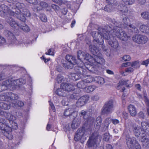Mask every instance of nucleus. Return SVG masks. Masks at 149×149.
<instances>
[{"label": "nucleus", "mask_w": 149, "mask_h": 149, "mask_svg": "<svg viewBox=\"0 0 149 149\" xmlns=\"http://www.w3.org/2000/svg\"><path fill=\"white\" fill-rule=\"evenodd\" d=\"M92 35L93 38V42H96L99 45H102V49L105 52H107V49L106 47L103 45L104 38L107 40L108 44L111 47L116 48L118 46L117 41L114 40L113 36L109 34L104 28L99 27L98 32L93 31L92 32Z\"/></svg>", "instance_id": "1"}, {"label": "nucleus", "mask_w": 149, "mask_h": 149, "mask_svg": "<svg viewBox=\"0 0 149 149\" xmlns=\"http://www.w3.org/2000/svg\"><path fill=\"white\" fill-rule=\"evenodd\" d=\"M77 87L80 88L84 89L85 88L87 85L86 84L84 80L79 81L77 84Z\"/></svg>", "instance_id": "38"}, {"label": "nucleus", "mask_w": 149, "mask_h": 149, "mask_svg": "<svg viewBox=\"0 0 149 149\" xmlns=\"http://www.w3.org/2000/svg\"><path fill=\"white\" fill-rule=\"evenodd\" d=\"M108 3L104 8V10L107 12H110L116 10L117 6V3L116 0H106Z\"/></svg>", "instance_id": "13"}, {"label": "nucleus", "mask_w": 149, "mask_h": 149, "mask_svg": "<svg viewBox=\"0 0 149 149\" xmlns=\"http://www.w3.org/2000/svg\"><path fill=\"white\" fill-rule=\"evenodd\" d=\"M52 1L53 2L59 5H62L64 3V2L62 0H52Z\"/></svg>", "instance_id": "51"}, {"label": "nucleus", "mask_w": 149, "mask_h": 149, "mask_svg": "<svg viewBox=\"0 0 149 149\" xmlns=\"http://www.w3.org/2000/svg\"><path fill=\"white\" fill-rule=\"evenodd\" d=\"M22 13L23 15H22L24 16H25L27 17H30L31 16V14L29 11V10L25 8L22 10V11L21 12V14Z\"/></svg>", "instance_id": "37"}, {"label": "nucleus", "mask_w": 149, "mask_h": 149, "mask_svg": "<svg viewBox=\"0 0 149 149\" xmlns=\"http://www.w3.org/2000/svg\"><path fill=\"white\" fill-rule=\"evenodd\" d=\"M111 118H107L105 120L104 125H102V128L103 131H105L108 130V127L111 122Z\"/></svg>", "instance_id": "30"}, {"label": "nucleus", "mask_w": 149, "mask_h": 149, "mask_svg": "<svg viewBox=\"0 0 149 149\" xmlns=\"http://www.w3.org/2000/svg\"><path fill=\"white\" fill-rule=\"evenodd\" d=\"M56 93L58 95L61 96L65 97L68 95V92H66L64 89L62 88L61 85L60 88L58 89L56 92Z\"/></svg>", "instance_id": "25"}, {"label": "nucleus", "mask_w": 149, "mask_h": 149, "mask_svg": "<svg viewBox=\"0 0 149 149\" xmlns=\"http://www.w3.org/2000/svg\"><path fill=\"white\" fill-rule=\"evenodd\" d=\"M109 139V136L107 133H105L104 135L103 139L105 141H108Z\"/></svg>", "instance_id": "60"}, {"label": "nucleus", "mask_w": 149, "mask_h": 149, "mask_svg": "<svg viewBox=\"0 0 149 149\" xmlns=\"http://www.w3.org/2000/svg\"><path fill=\"white\" fill-rule=\"evenodd\" d=\"M104 28L108 32L109 34L113 36L114 40L113 35H116L118 38L123 41H125L128 38V36L127 33L125 31L122 30L121 28L114 26L112 28L110 26L107 25Z\"/></svg>", "instance_id": "3"}, {"label": "nucleus", "mask_w": 149, "mask_h": 149, "mask_svg": "<svg viewBox=\"0 0 149 149\" xmlns=\"http://www.w3.org/2000/svg\"><path fill=\"white\" fill-rule=\"evenodd\" d=\"M6 20V22L13 28H15L18 26V24L11 17H7Z\"/></svg>", "instance_id": "27"}, {"label": "nucleus", "mask_w": 149, "mask_h": 149, "mask_svg": "<svg viewBox=\"0 0 149 149\" xmlns=\"http://www.w3.org/2000/svg\"><path fill=\"white\" fill-rule=\"evenodd\" d=\"M77 113V111L75 110V106L72 105L71 107L66 109L64 112V115L73 118L76 117Z\"/></svg>", "instance_id": "15"}, {"label": "nucleus", "mask_w": 149, "mask_h": 149, "mask_svg": "<svg viewBox=\"0 0 149 149\" xmlns=\"http://www.w3.org/2000/svg\"><path fill=\"white\" fill-rule=\"evenodd\" d=\"M17 26L20 29L25 32H29L30 30L28 26L24 23H22L21 24H18Z\"/></svg>", "instance_id": "36"}, {"label": "nucleus", "mask_w": 149, "mask_h": 149, "mask_svg": "<svg viewBox=\"0 0 149 149\" xmlns=\"http://www.w3.org/2000/svg\"><path fill=\"white\" fill-rule=\"evenodd\" d=\"M7 13L6 11L0 10V16L4 17L7 14Z\"/></svg>", "instance_id": "63"}, {"label": "nucleus", "mask_w": 149, "mask_h": 149, "mask_svg": "<svg viewBox=\"0 0 149 149\" xmlns=\"http://www.w3.org/2000/svg\"><path fill=\"white\" fill-rule=\"evenodd\" d=\"M122 1H124V3L126 5H130L134 3V0H124Z\"/></svg>", "instance_id": "47"}, {"label": "nucleus", "mask_w": 149, "mask_h": 149, "mask_svg": "<svg viewBox=\"0 0 149 149\" xmlns=\"http://www.w3.org/2000/svg\"><path fill=\"white\" fill-rule=\"evenodd\" d=\"M10 126L9 127L11 128V130H12V129L14 130L17 129V123L13 121H10Z\"/></svg>", "instance_id": "42"}, {"label": "nucleus", "mask_w": 149, "mask_h": 149, "mask_svg": "<svg viewBox=\"0 0 149 149\" xmlns=\"http://www.w3.org/2000/svg\"><path fill=\"white\" fill-rule=\"evenodd\" d=\"M95 66L91 65H87L86 68L88 70L93 73L99 74L100 73L103 72L104 71L105 67L103 64L104 63H101L99 64L98 63L96 65L93 63H90Z\"/></svg>", "instance_id": "8"}, {"label": "nucleus", "mask_w": 149, "mask_h": 149, "mask_svg": "<svg viewBox=\"0 0 149 149\" xmlns=\"http://www.w3.org/2000/svg\"><path fill=\"white\" fill-rule=\"evenodd\" d=\"M93 78L91 76L87 77V78L84 80L85 83H87L92 82L93 81Z\"/></svg>", "instance_id": "45"}, {"label": "nucleus", "mask_w": 149, "mask_h": 149, "mask_svg": "<svg viewBox=\"0 0 149 149\" xmlns=\"http://www.w3.org/2000/svg\"><path fill=\"white\" fill-rule=\"evenodd\" d=\"M131 58L130 56L128 55H125L123 57V59L125 61H129L130 60Z\"/></svg>", "instance_id": "58"}, {"label": "nucleus", "mask_w": 149, "mask_h": 149, "mask_svg": "<svg viewBox=\"0 0 149 149\" xmlns=\"http://www.w3.org/2000/svg\"><path fill=\"white\" fill-rule=\"evenodd\" d=\"M125 5L124 1H121L120 5L117 6L116 9H117L122 13H126L128 11V9Z\"/></svg>", "instance_id": "20"}, {"label": "nucleus", "mask_w": 149, "mask_h": 149, "mask_svg": "<svg viewBox=\"0 0 149 149\" xmlns=\"http://www.w3.org/2000/svg\"><path fill=\"white\" fill-rule=\"evenodd\" d=\"M0 8L2 10L6 11L10 15V13L12 12V6H10V7H8L6 5L2 4L0 5Z\"/></svg>", "instance_id": "34"}, {"label": "nucleus", "mask_w": 149, "mask_h": 149, "mask_svg": "<svg viewBox=\"0 0 149 149\" xmlns=\"http://www.w3.org/2000/svg\"><path fill=\"white\" fill-rule=\"evenodd\" d=\"M138 62L136 61L134 62H132V63H131V65L132 67L134 68H136L137 65L138 64Z\"/></svg>", "instance_id": "62"}, {"label": "nucleus", "mask_w": 149, "mask_h": 149, "mask_svg": "<svg viewBox=\"0 0 149 149\" xmlns=\"http://www.w3.org/2000/svg\"><path fill=\"white\" fill-rule=\"evenodd\" d=\"M101 136L97 132L93 133L89 137L87 142V145L88 147H94L97 144H99L101 141Z\"/></svg>", "instance_id": "6"}, {"label": "nucleus", "mask_w": 149, "mask_h": 149, "mask_svg": "<svg viewBox=\"0 0 149 149\" xmlns=\"http://www.w3.org/2000/svg\"><path fill=\"white\" fill-rule=\"evenodd\" d=\"M139 141L142 143L143 146L149 143V139L147 137L146 134L143 132L141 135Z\"/></svg>", "instance_id": "29"}, {"label": "nucleus", "mask_w": 149, "mask_h": 149, "mask_svg": "<svg viewBox=\"0 0 149 149\" xmlns=\"http://www.w3.org/2000/svg\"><path fill=\"white\" fill-rule=\"evenodd\" d=\"M94 120L95 119L93 117H89L88 120V123L89 125L91 124L94 122Z\"/></svg>", "instance_id": "54"}, {"label": "nucleus", "mask_w": 149, "mask_h": 149, "mask_svg": "<svg viewBox=\"0 0 149 149\" xmlns=\"http://www.w3.org/2000/svg\"><path fill=\"white\" fill-rule=\"evenodd\" d=\"M40 19L41 21L44 22H46L47 20L46 17L44 15H41L40 16Z\"/></svg>", "instance_id": "59"}, {"label": "nucleus", "mask_w": 149, "mask_h": 149, "mask_svg": "<svg viewBox=\"0 0 149 149\" xmlns=\"http://www.w3.org/2000/svg\"><path fill=\"white\" fill-rule=\"evenodd\" d=\"M95 88V87L94 86H89L85 87V90L87 92L89 93L93 91Z\"/></svg>", "instance_id": "41"}, {"label": "nucleus", "mask_w": 149, "mask_h": 149, "mask_svg": "<svg viewBox=\"0 0 149 149\" xmlns=\"http://www.w3.org/2000/svg\"><path fill=\"white\" fill-rule=\"evenodd\" d=\"M127 144L129 148H131L134 146V144L137 140L135 137L127 138L126 139Z\"/></svg>", "instance_id": "23"}, {"label": "nucleus", "mask_w": 149, "mask_h": 149, "mask_svg": "<svg viewBox=\"0 0 149 149\" xmlns=\"http://www.w3.org/2000/svg\"><path fill=\"white\" fill-rule=\"evenodd\" d=\"M128 81V80H127V81H125L123 80H121L118 83V88L123 85L126 84Z\"/></svg>", "instance_id": "53"}, {"label": "nucleus", "mask_w": 149, "mask_h": 149, "mask_svg": "<svg viewBox=\"0 0 149 149\" xmlns=\"http://www.w3.org/2000/svg\"><path fill=\"white\" fill-rule=\"evenodd\" d=\"M0 100L8 101L7 93H4L3 95H0Z\"/></svg>", "instance_id": "43"}, {"label": "nucleus", "mask_w": 149, "mask_h": 149, "mask_svg": "<svg viewBox=\"0 0 149 149\" xmlns=\"http://www.w3.org/2000/svg\"><path fill=\"white\" fill-rule=\"evenodd\" d=\"M102 123L101 118L100 116L98 117L96 119L94 127L97 130H99L101 127Z\"/></svg>", "instance_id": "33"}, {"label": "nucleus", "mask_w": 149, "mask_h": 149, "mask_svg": "<svg viewBox=\"0 0 149 149\" xmlns=\"http://www.w3.org/2000/svg\"><path fill=\"white\" fill-rule=\"evenodd\" d=\"M26 1L30 4H31L34 5L36 6L38 5V1L37 0H25Z\"/></svg>", "instance_id": "49"}, {"label": "nucleus", "mask_w": 149, "mask_h": 149, "mask_svg": "<svg viewBox=\"0 0 149 149\" xmlns=\"http://www.w3.org/2000/svg\"><path fill=\"white\" fill-rule=\"evenodd\" d=\"M74 120L72 122L71 124V127L73 129L77 128L79 125L81 123V120L79 118H76L75 117H73Z\"/></svg>", "instance_id": "26"}, {"label": "nucleus", "mask_w": 149, "mask_h": 149, "mask_svg": "<svg viewBox=\"0 0 149 149\" xmlns=\"http://www.w3.org/2000/svg\"><path fill=\"white\" fill-rule=\"evenodd\" d=\"M133 41L138 44H144L148 40V38L144 35L137 34L134 36L132 38Z\"/></svg>", "instance_id": "14"}, {"label": "nucleus", "mask_w": 149, "mask_h": 149, "mask_svg": "<svg viewBox=\"0 0 149 149\" xmlns=\"http://www.w3.org/2000/svg\"><path fill=\"white\" fill-rule=\"evenodd\" d=\"M15 104V105H15H17L18 107H22L24 105V103L23 102L20 101H18L15 104Z\"/></svg>", "instance_id": "57"}, {"label": "nucleus", "mask_w": 149, "mask_h": 149, "mask_svg": "<svg viewBox=\"0 0 149 149\" xmlns=\"http://www.w3.org/2000/svg\"><path fill=\"white\" fill-rule=\"evenodd\" d=\"M6 118L10 121L15 120L16 119V117L12 115L9 113H8V114Z\"/></svg>", "instance_id": "40"}, {"label": "nucleus", "mask_w": 149, "mask_h": 149, "mask_svg": "<svg viewBox=\"0 0 149 149\" xmlns=\"http://www.w3.org/2000/svg\"><path fill=\"white\" fill-rule=\"evenodd\" d=\"M8 101H10L17 100L18 96L17 94H15L11 92H7Z\"/></svg>", "instance_id": "24"}, {"label": "nucleus", "mask_w": 149, "mask_h": 149, "mask_svg": "<svg viewBox=\"0 0 149 149\" xmlns=\"http://www.w3.org/2000/svg\"><path fill=\"white\" fill-rule=\"evenodd\" d=\"M4 34L8 38L9 41L11 42V43H15L16 40L13 33L8 30H6L4 32Z\"/></svg>", "instance_id": "19"}, {"label": "nucleus", "mask_w": 149, "mask_h": 149, "mask_svg": "<svg viewBox=\"0 0 149 149\" xmlns=\"http://www.w3.org/2000/svg\"><path fill=\"white\" fill-rule=\"evenodd\" d=\"M140 31L143 33L149 35V25L143 24L140 26Z\"/></svg>", "instance_id": "28"}, {"label": "nucleus", "mask_w": 149, "mask_h": 149, "mask_svg": "<svg viewBox=\"0 0 149 149\" xmlns=\"http://www.w3.org/2000/svg\"><path fill=\"white\" fill-rule=\"evenodd\" d=\"M46 54L48 55H54V49L52 48H50L47 52L46 53Z\"/></svg>", "instance_id": "55"}, {"label": "nucleus", "mask_w": 149, "mask_h": 149, "mask_svg": "<svg viewBox=\"0 0 149 149\" xmlns=\"http://www.w3.org/2000/svg\"><path fill=\"white\" fill-rule=\"evenodd\" d=\"M63 78L62 76L60 74H58L57 77V81L58 83H60L63 81Z\"/></svg>", "instance_id": "50"}, {"label": "nucleus", "mask_w": 149, "mask_h": 149, "mask_svg": "<svg viewBox=\"0 0 149 149\" xmlns=\"http://www.w3.org/2000/svg\"><path fill=\"white\" fill-rule=\"evenodd\" d=\"M111 24H113L114 26L117 27L127 29L130 32L136 33L139 32V30L135 26L130 23L131 22V21L127 17H125L123 19L122 24L116 21L115 19H111Z\"/></svg>", "instance_id": "2"}, {"label": "nucleus", "mask_w": 149, "mask_h": 149, "mask_svg": "<svg viewBox=\"0 0 149 149\" xmlns=\"http://www.w3.org/2000/svg\"><path fill=\"white\" fill-rule=\"evenodd\" d=\"M51 7L56 12L58 11L60 9V8L59 6L54 4H52L51 6Z\"/></svg>", "instance_id": "52"}, {"label": "nucleus", "mask_w": 149, "mask_h": 149, "mask_svg": "<svg viewBox=\"0 0 149 149\" xmlns=\"http://www.w3.org/2000/svg\"><path fill=\"white\" fill-rule=\"evenodd\" d=\"M0 129L3 135L8 139H10L13 138V136L11 134V128L10 127L2 122H0Z\"/></svg>", "instance_id": "11"}, {"label": "nucleus", "mask_w": 149, "mask_h": 149, "mask_svg": "<svg viewBox=\"0 0 149 149\" xmlns=\"http://www.w3.org/2000/svg\"><path fill=\"white\" fill-rule=\"evenodd\" d=\"M77 57L78 59L80 61H82L83 60H86L90 63H93L95 64H96V62H95L96 60L99 61L100 60L99 59L98 60L97 56H95V58H94L89 54H86L81 50L77 52Z\"/></svg>", "instance_id": "7"}, {"label": "nucleus", "mask_w": 149, "mask_h": 149, "mask_svg": "<svg viewBox=\"0 0 149 149\" xmlns=\"http://www.w3.org/2000/svg\"><path fill=\"white\" fill-rule=\"evenodd\" d=\"M89 50L93 54V56H91L93 58H95V56H97L98 58L97 59L100 60L99 61H95L96 62V64L95 65L97 64V63L100 64L101 63H104L105 60L102 57V55L100 53V49L98 48L97 47L93 45H91L89 46Z\"/></svg>", "instance_id": "5"}, {"label": "nucleus", "mask_w": 149, "mask_h": 149, "mask_svg": "<svg viewBox=\"0 0 149 149\" xmlns=\"http://www.w3.org/2000/svg\"><path fill=\"white\" fill-rule=\"evenodd\" d=\"M133 130L134 133L135 135L136 136L139 137V136H141V134L142 133H144V131L142 130V129L140 126H133Z\"/></svg>", "instance_id": "21"}, {"label": "nucleus", "mask_w": 149, "mask_h": 149, "mask_svg": "<svg viewBox=\"0 0 149 149\" xmlns=\"http://www.w3.org/2000/svg\"><path fill=\"white\" fill-rule=\"evenodd\" d=\"M113 102L112 100H110L105 103L101 109L102 114H109L111 113L113 110Z\"/></svg>", "instance_id": "9"}, {"label": "nucleus", "mask_w": 149, "mask_h": 149, "mask_svg": "<svg viewBox=\"0 0 149 149\" xmlns=\"http://www.w3.org/2000/svg\"><path fill=\"white\" fill-rule=\"evenodd\" d=\"M48 6V4L46 2L41 1H40L39 4H38L37 6H36L37 11L41 10L43 8H46Z\"/></svg>", "instance_id": "31"}, {"label": "nucleus", "mask_w": 149, "mask_h": 149, "mask_svg": "<svg viewBox=\"0 0 149 149\" xmlns=\"http://www.w3.org/2000/svg\"><path fill=\"white\" fill-rule=\"evenodd\" d=\"M128 109L131 115L134 116L136 114V108L132 104H130L128 107Z\"/></svg>", "instance_id": "32"}, {"label": "nucleus", "mask_w": 149, "mask_h": 149, "mask_svg": "<svg viewBox=\"0 0 149 149\" xmlns=\"http://www.w3.org/2000/svg\"><path fill=\"white\" fill-rule=\"evenodd\" d=\"M12 79H8L3 81V84L5 86H11L12 83Z\"/></svg>", "instance_id": "46"}, {"label": "nucleus", "mask_w": 149, "mask_h": 149, "mask_svg": "<svg viewBox=\"0 0 149 149\" xmlns=\"http://www.w3.org/2000/svg\"><path fill=\"white\" fill-rule=\"evenodd\" d=\"M25 5L22 3H17L16 6L13 5L12 6V12L10 13V16L16 17L22 22H24L26 18L24 16L21 14L22 10L25 8Z\"/></svg>", "instance_id": "4"}, {"label": "nucleus", "mask_w": 149, "mask_h": 149, "mask_svg": "<svg viewBox=\"0 0 149 149\" xmlns=\"http://www.w3.org/2000/svg\"><path fill=\"white\" fill-rule=\"evenodd\" d=\"M15 105V104H13V103H10V104L8 105L3 102L0 103V108L5 110L9 109L10 106L14 107Z\"/></svg>", "instance_id": "35"}, {"label": "nucleus", "mask_w": 149, "mask_h": 149, "mask_svg": "<svg viewBox=\"0 0 149 149\" xmlns=\"http://www.w3.org/2000/svg\"><path fill=\"white\" fill-rule=\"evenodd\" d=\"M149 63V59H147V60L143 61L141 64L147 66L148 64Z\"/></svg>", "instance_id": "64"}, {"label": "nucleus", "mask_w": 149, "mask_h": 149, "mask_svg": "<svg viewBox=\"0 0 149 149\" xmlns=\"http://www.w3.org/2000/svg\"><path fill=\"white\" fill-rule=\"evenodd\" d=\"M95 80L99 84H103L104 83V79L99 76L95 77Z\"/></svg>", "instance_id": "39"}, {"label": "nucleus", "mask_w": 149, "mask_h": 149, "mask_svg": "<svg viewBox=\"0 0 149 149\" xmlns=\"http://www.w3.org/2000/svg\"><path fill=\"white\" fill-rule=\"evenodd\" d=\"M25 80L22 78L15 80L12 79L11 87H12L13 89H15L16 88L17 86H19L22 87V85L25 84Z\"/></svg>", "instance_id": "16"}, {"label": "nucleus", "mask_w": 149, "mask_h": 149, "mask_svg": "<svg viewBox=\"0 0 149 149\" xmlns=\"http://www.w3.org/2000/svg\"><path fill=\"white\" fill-rule=\"evenodd\" d=\"M142 17L145 19H149V13L148 12H144L141 14Z\"/></svg>", "instance_id": "44"}, {"label": "nucleus", "mask_w": 149, "mask_h": 149, "mask_svg": "<svg viewBox=\"0 0 149 149\" xmlns=\"http://www.w3.org/2000/svg\"><path fill=\"white\" fill-rule=\"evenodd\" d=\"M89 100V97L85 95L79 98L76 103V106L78 107H80L84 106Z\"/></svg>", "instance_id": "17"}, {"label": "nucleus", "mask_w": 149, "mask_h": 149, "mask_svg": "<svg viewBox=\"0 0 149 149\" xmlns=\"http://www.w3.org/2000/svg\"><path fill=\"white\" fill-rule=\"evenodd\" d=\"M8 114V113L1 110L0 109V116H3L6 118Z\"/></svg>", "instance_id": "56"}, {"label": "nucleus", "mask_w": 149, "mask_h": 149, "mask_svg": "<svg viewBox=\"0 0 149 149\" xmlns=\"http://www.w3.org/2000/svg\"><path fill=\"white\" fill-rule=\"evenodd\" d=\"M74 67V70L77 74H79V77L81 78L84 77L86 76V70L85 68L86 67L82 62L80 64V65L78 64L75 65Z\"/></svg>", "instance_id": "12"}, {"label": "nucleus", "mask_w": 149, "mask_h": 149, "mask_svg": "<svg viewBox=\"0 0 149 149\" xmlns=\"http://www.w3.org/2000/svg\"><path fill=\"white\" fill-rule=\"evenodd\" d=\"M61 85V87H62V88L64 89L66 92H68L73 91L74 89V87L73 86L68 83H62Z\"/></svg>", "instance_id": "22"}, {"label": "nucleus", "mask_w": 149, "mask_h": 149, "mask_svg": "<svg viewBox=\"0 0 149 149\" xmlns=\"http://www.w3.org/2000/svg\"><path fill=\"white\" fill-rule=\"evenodd\" d=\"M65 58L67 62L63 64V66L65 69H71L75 65V64L77 63L75 57L73 56L67 55L66 56Z\"/></svg>", "instance_id": "10"}, {"label": "nucleus", "mask_w": 149, "mask_h": 149, "mask_svg": "<svg viewBox=\"0 0 149 149\" xmlns=\"http://www.w3.org/2000/svg\"><path fill=\"white\" fill-rule=\"evenodd\" d=\"M84 130L85 128L83 127L78 129L74 138L75 141H78L81 139L84 134Z\"/></svg>", "instance_id": "18"}, {"label": "nucleus", "mask_w": 149, "mask_h": 149, "mask_svg": "<svg viewBox=\"0 0 149 149\" xmlns=\"http://www.w3.org/2000/svg\"><path fill=\"white\" fill-rule=\"evenodd\" d=\"M79 96V93H74L70 95V98L72 99H77Z\"/></svg>", "instance_id": "48"}, {"label": "nucleus", "mask_w": 149, "mask_h": 149, "mask_svg": "<svg viewBox=\"0 0 149 149\" xmlns=\"http://www.w3.org/2000/svg\"><path fill=\"white\" fill-rule=\"evenodd\" d=\"M87 111L82 110L79 113V115L80 117L83 116L84 117L87 114Z\"/></svg>", "instance_id": "61"}]
</instances>
